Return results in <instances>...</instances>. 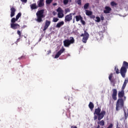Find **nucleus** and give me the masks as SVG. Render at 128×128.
Returning <instances> with one entry per match:
<instances>
[{
  "mask_svg": "<svg viewBox=\"0 0 128 128\" xmlns=\"http://www.w3.org/2000/svg\"><path fill=\"white\" fill-rule=\"evenodd\" d=\"M90 18H96V16L92 14L90 16Z\"/></svg>",
  "mask_w": 128,
  "mask_h": 128,
  "instance_id": "obj_39",
  "label": "nucleus"
},
{
  "mask_svg": "<svg viewBox=\"0 0 128 128\" xmlns=\"http://www.w3.org/2000/svg\"><path fill=\"white\" fill-rule=\"evenodd\" d=\"M80 22L82 23V24L83 26H85L86 25V22H84V18H82V19L80 20Z\"/></svg>",
  "mask_w": 128,
  "mask_h": 128,
  "instance_id": "obj_34",
  "label": "nucleus"
},
{
  "mask_svg": "<svg viewBox=\"0 0 128 128\" xmlns=\"http://www.w3.org/2000/svg\"><path fill=\"white\" fill-rule=\"evenodd\" d=\"M72 20V14H68L65 16V18H64L65 22H70Z\"/></svg>",
  "mask_w": 128,
  "mask_h": 128,
  "instance_id": "obj_8",
  "label": "nucleus"
},
{
  "mask_svg": "<svg viewBox=\"0 0 128 128\" xmlns=\"http://www.w3.org/2000/svg\"><path fill=\"white\" fill-rule=\"evenodd\" d=\"M128 62L124 61L123 62V64L122 66L120 68V72L118 70V66H114V71L116 72V74H120L122 78H126V72H128Z\"/></svg>",
  "mask_w": 128,
  "mask_h": 128,
  "instance_id": "obj_1",
  "label": "nucleus"
},
{
  "mask_svg": "<svg viewBox=\"0 0 128 128\" xmlns=\"http://www.w3.org/2000/svg\"><path fill=\"white\" fill-rule=\"evenodd\" d=\"M73 22L74 23V20H73Z\"/></svg>",
  "mask_w": 128,
  "mask_h": 128,
  "instance_id": "obj_52",
  "label": "nucleus"
},
{
  "mask_svg": "<svg viewBox=\"0 0 128 128\" xmlns=\"http://www.w3.org/2000/svg\"><path fill=\"white\" fill-rule=\"evenodd\" d=\"M10 18H12L14 16V14H16V10L14 7H12L10 9Z\"/></svg>",
  "mask_w": 128,
  "mask_h": 128,
  "instance_id": "obj_13",
  "label": "nucleus"
},
{
  "mask_svg": "<svg viewBox=\"0 0 128 128\" xmlns=\"http://www.w3.org/2000/svg\"><path fill=\"white\" fill-rule=\"evenodd\" d=\"M112 10V8L110 7L106 6L105 7V10H104V14H110Z\"/></svg>",
  "mask_w": 128,
  "mask_h": 128,
  "instance_id": "obj_15",
  "label": "nucleus"
},
{
  "mask_svg": "<svg viewBox=\"0 0 128 128\" xmlns=\"http://www.w3.org/2000/svg\"><path fill=\"white\" fill-rule=\"evenodd\" d=\"M20 0L22 2H28V0Z\"/></svg>",
  "mask_w": 128,
  "mask_h": 128,
  "instance_id": "obj_43",
  "label": "nucleus"
},
{
  "mask_svg": "<svg viewBox=\"0 0 128 128\" xmlns=\"http://www.w3.org/2000/svg\"><path fill=\"white\" fill-rule=\"evenodd\" d=\"M118 96L119 98L116 104V110H120V108H124V100L122 98L124 96V88H122L121 91L118 93Z\"/></svg>",
  "mask_w": 128,
  "mask_h": 128,
  "instance_id": "obj_2",
  "label": "nucleus"
},
{
  "mask_svg": "<svg viewBox=\"0 0 128 128\" xmlns=\"http://www.w3.org/2000/svg\"><path fill=\"white\" fill-rule=\"evenodd\" d=\"M70 14H71V16H72L76 15V12H74V13H70Z\"/></svg>",
  "mask_w": 128,
  "mask_h": 128,
  "instance_id": "obj_44",
  "label": "nucleus"
},
{
  "mask_svg": "<svg viewBox=\"0 0 128 128\" xmlns=\"http://www.w3.org/2000/svg\"><path fill=\"white\" fill-rule=\"evenodd\" d=\"M16 22H18V19L16 18H13L11 20V24H16Z\"/></svg>",
  "mask_w": 128,
  "mask_h": 128,
  "instance_id": "obj_27",
  "label": "nucleus"
},
{
  "mask_svg": "<svg viewBox=\"0 0 128 128\" xmlns=\"http://www.w3.org/2000/svg\"><path fill=\"white\" fill-rule=\"evenodd\" d=\"M124 100H126V96H124Z\"/></svg>",
  "mask_w": 128,
  "mask_h": 128,
  "instance_id": "obj_51",
  "label": "nucleus"
},
{
  "mask_svg": "<svg viewBox=\"0 0 128 128\" xmlns=\"http://www.w3.org/2000/svg\"><path fill=\"white\" fill-rule=\"evenodd\" d=\"M100 30L99 32L100 36H102L104 32H106V27L104 26H101V28H100Z\"/></svg>",
  "mask_w": 128,
  "mask_h": 128,
  "instance_id": "obj_18",
  "label": "nucleus"
},
{
  "mask_svg": "<svg viewBox=\"0 0 128 128\" xmlns=\"http://www.w3.org/2000/svg\"><path fill=\"white\" fill-rule=\"evenodd\" d=\"M17 34L18 35L19 37L20 38V36H22V33L20 32V30H18L17 31Z\"/></svg>",
  "mask_w": 128,
  "mask_h": 128,
  "instance_id": "obj_38",
  "label": "nucleus"
},
{
  "mask_svg": "<svg viewBox=\"0 0 128 128\" xmlns=\"http://www.w3.org/2000/svg\"><path fill=\"white\" fill-rule=\"evenodd\" d=\"M97 118H98V116H94V120H97Z\"/></svg>",
  "mask_w": 128,
  "mask_h": 128,
  "instance_id": "obj_45",
  "label": "nucleus"
},
{
  "mask_svg": "<svg viewBox=\"0 0 128 128\" xmlns=\"http://www.w3.org/2000/svg\"><path fill=\"white\" fill-rule=\"evenodd\" d=\"M82 0H76L79 6H82Z\"/></svg>",
  "mask_w": 128,
  "mask_h": 128,
  "instance_id": "obj_35",
  "label": "nucleus"
},
{
  "mask_svg": "<svg viewBox=\"0 0 128 128\" xmlns=\"http://www.w3.org/2000/svg\"><path fill=\"white\" fill-rule=\"evenodd\" d=\"M20 16H22V13L21 12H19L18 14L16 16V19L18 20V18H20Z\"/></svg>",
  "mask_w": 128,
  "mask_h": 128,
  "instance_id": "obj_29",
  "label": "nucleus"
},
{
  "mask_svg": "<svg viewBox=\"0 0 128 128\" xmlns=\"http://www.w3.org/2000/svg\"><path fill=\"white\" fill-rule=\"evenodd\" d=\"M50 24H52V22H50V20H46L44 29H43L44 32H45V30H46L48 28V26H50Z\"/></svg>",
  "mask_w": 128,
  "mask_h": 128,
  "instance_id": "obj_7",
  "label": "nucleus"
},
{
  "mask_svg": "<svg viewBox=\"0 0 128 128\" xmlns=\"http://www.w3.org/2000/svg\"><path fill=\"white\" fill-rule=\"evenodd\" d=\"M26 56H22L20 58H18V60H26Z\"/></svg>",
  "mask_w": 128,
  "mask_h": 128,
  "instance_id": "obj_37",
  "label": "nucleus"
},
{
  "mask_svg": "<svg viewBox=\"0 0 128 128\" xmlns=\"http://www.w3.org/2000/svg\"><path fill=\"white\" fill-rule=\"evenodd\" d=\"M52 0H46V4H50L52 2Z\"/></svg>",
  "mask_w": 128,
  "mask_h": 128,
  "instance_id": "obj_32",
  "label": "nucleus"
},
{
  "mask_svg": "<svg viewBox=\"0 0 128 128\" xmlns=\"http://www.w3.org/2000/svg\"><path fill=\"white\" fill-rule=\"evenodd\" d=\"M112 98L114 100H116L117 98L116 96H118V90L116 89H112Z\"/></svg>",
  "mask_w": 128,
  "mask_h": 128,
  "instance_id": "obj_9",
  "label": "nucleus"
},
{
  "mask_svg": "<svg viewBox=\"0 0 128 128\" xmlns=\"http://www.w3.org/2000/svg\"><path fill=\"white\" fill-rule=\"evenodd\" d=\"M75 18H76V22H80V21L83 18L82 16L80 15L76 16Z\"/></svg>",
  "mask_w": 128,
  "mask_h": 128,
  "instance_id": "obj_21",
  "label": "nucleus"
},
{
  "mask_svg": "<svg viewBox=\"0 0 128 128\" xmlns=\"http://www.w3.org/2000/svg\"><path fill=\"white\" fill-rule=\"evenodd\" d=\"M57 4L56 3H54L53 4V6H56Z\"/></svg>",
  "mask_w": 128,
  "mask_h": 128,
  "instance_id": "obj_49",
  "label": "nucleus"
},
{
  "mask_svg": "<svg viewBox=\"0 0 128 128\" xmlns=\"http://www.w3.org/2000/svg\"><path fill=\"white\" fill-rule=\"evenodd\" d=\"M38 8H42L44 6V0H40L38 2Z\"/></svg>",
  "mask_w": 128,
  "mask_h": 128,
  "instance_id": "obj_14",
  "label": "nucleus"
},
{
  "mask_svg": "<svg viewBox=\"0 0 128 128\" xmlns=\"http://www.w3.org/2000/svg\"><path fill=\"white\" fill-rule=\"evenodd\" d=\"M68 12H70V10L68 8H66L64 10V14H66Z\"/></svg>",
  "mask_w": 128,
  "mask_h": 128,
  "instance_id": "obj_30",
  "label": "nucleus"
},
{
  "mask_svg": "<svg viewBox=\"0 0 128 128\" xmlns=\"http://www.w3.org/2000/svg\"><path fill=\"white\" fill-rule=\"evenodd\" d=\"M10 28L12 30H18L20 28V26L17 23L10 24Z\"/></svg>",
  "mask_w": 128,
  "mask_h": 128,
  "instance_id": "obj_10",
  "label": "nucleus"
},
{
  "mask_svg": "<svg viewBox=\"0 0 128 128\" xmlns=\"http://www.w3.org/2000/svg\"><path fill=\"white\" fill-rule=\"evenodd\" d=\"M106 112L105 110H102L100 109V108L98 107V108L95 109L94 114H96L98 116V120H102L104 116H106Z\"/></svg>",
  "mask_w": 128,
  "mask_h": 128,
  "instance_id": "obj_4",
  "label": "nucleus"
},
{
  "mask_svg": "<svg viewBox=\"0 0 128 128\" xmlns=\"http://www.w3.org/2000/svg\"><path fill=\"white\" fill-rule=\"evenodd\" d=\"M89 6H90V4L86 3V4H84V10H88Z\"/></svg>",
  "mask_w": 128,
  "mask_h": 128,
  "instance_id": "obj_25",
  "label": "nucleus"
},
{
  "mask_svg": "<svg viewBox=\"0 0 128 128\" xmlns=\"http://www.w3.org/2000/svg\"><path fill=\"white\" fill-rule=\"evenodd\" d=\"M86 36V31H84V34H82L80 35V36H83V38L84 37V36Z\"/></svg>",
  "mask_w": 128,
  "mask_h": 128,
  "instance_id": "obj_41",
  "label": "nucleus"
},
{
  "mask_svg": "<svg viewBox=\"0 0 128 128\" xmlns=\"http://www.w3.org/2000/svg\"><path fill=\"white\" fill-rule=\"evenodd\" d=\"M95 21L96 22H100V18L98 16L96 17V20Z\"/></svg>",
  "mask_w": 128,
  "mask_h": 128,
  "instance_id": "obj_33",
  "label": "nucleus"
},
{
  "mask_svg": "<svg viewBox=\"0 0 128 128\" xmlns=\"http://www.w3.org/2000/svg\"><path fill=\"white\" fill-rule=\"evenodd\" d=\"M63 2H64V6H66V4H68V0H64L63 1Z\"/></svg>",
  "mask_w": 128,
  "mask_h": 128,
  "instance_id": "obj_36",
  "label": "nucleus"
},
{
  "mask_svg": "<svg viewBox=\"0 0 128 128\" xmlns=\"http://www.w3.org/2000/svg\"><path fill=\"white\" fill-rule=\"evenodd\" d=\"M108 128H112V124H110Z\"/></svg>",
  "mask_w": 128,
  "mask_h": 128,
  "instance_id": "obj_40",
  "label": "nucleus"
},
{
  "mask_svg": "<svg viewBox=\"0 0 128 128\" xmlns=\"http://www.w3.org/2000/svg\"><path fill=\"white\" fill-rule=\"evenodd\" d=\"M100 128V125H98V126H97V128Z\"/></svg>",
  "mask_w": 128,
  "mask_h": 128,
  "instance_id": "obj_50",
  "label": "nucleus"
},
{
  "mask_svg": "<svg viewBox=\"0 0 128 128\" xmlns=\"http://www.w3.org/2000/svg\"><path fill=\"white\" fill-rule=\"evenodd\" d=\"M98 124H100V126H104V120H102L101 121L98 122Z\"/></svg>",
  "mask_w": 128,
  "mask_h": 128,
  "instance_id": "obj_26",
  "label": "nucleus"
},
{
  "mask_svg": "<svg viewBox=\"0 0 128 128\" xmlns=\"http://www.w3.org/2000/svg\"><path fill=\"white\" fill-rule=\"evenodd\" d=\"M100 18H101V20H104V16H101Z\"/></svg>",
  "mask_w": 128,
  "mask_h": 128,
  "instance_id": "obj_42",
  "label": "nucleus"
},
{
  "mask_svg": "<svg viewBox=\"0 0 128 128\" xmlns=\"http://www.w3.org/2000/svg\"><path fill=\"white\" fill-rule=\"evenodd\" d=\"M58 16L59 18H62V17L64 16V10L62 9L60 7H58L57 9Z\"/></svg>",
  "mask_w": 128,
  "mask_h": 128,
  "instance_id": "obj_6",
  "label": "nucleus"
},
{
  "mask_svg": "<svg viewBox=\"0 0 128 128\" xmlns=\"http://www.w3.org/2000/svg\"><path fill=\"white\" fill-rule=\"evenodd\" d=\"M86 16H92V11H90L88 10H86Z\"/></svg>",
  "mask_w": 128,
  "mask_h": 128,
  "instance_id": "obj_24",
  "label": "nucleus"
},
{
  "mask_svg": "<svg viewBox=\"0 0 128 128\" xmlns=\"http://www.w3.org/2000/svg\"><path fill=\"white\" fill-rule=\"evenodd\" d=\"M65 98L66 99V100H70V97H68V96H65Z\"/></svg>",
  "mask_w": 128,
  "mask_h": 128,
  "instance_id": "obj_46",
  "label": "nucleus"
},
{
  "mask_svg": "<svg viewBox=\"0 0 128 128\" xmlns=\"http://www.w3.org/2000/svg\"><path fill=\"white\" fill-rule=\"evenodd\" d=\"M88 107L91 110H92L94 108V104L92 102H90Z\"/></svg>",
  "mask_w": 128,
  "mask_h": 128,
  "instance_id": "obj_23",
  "label": "nucleus"
},
{
  "mask_svg": "<svg viewBox=\"0 0 128 128\" xmlns=\"http://www.w3.org/2000/svg\"><path fill=\"white\" fill-rule=\"evenodd\" d=\"M59 19L57 18L54 17L52 20L53 22H58Z\"/></svg>",
  "mask_w": 128,
  "mask_h": 128,
  "instance_id": "obj_31",
  "label": "nucleus"
},
{
  "mask_svg": "<svg viewBox=\"0 0 128 128\" xmlns=\"http://www.w3.org/2000/svg\"><path fill=\"white\" fill-rule=\"evenodd\" d=\"M123 110L124 112V119L126 120L128 117V109L127 108H124Z\"/></svg>",
  "mask_w": 128,
  "mask_h": 128,
  "instance_id": "obj_16",
  "label": "nucleus"
},
{
  "mask_svg": "<svg viewBox=\"0 0 128 128\" xmlns=\"http://www.w3.org/2000/svg\"><path fill=\"white\" fill-rule=\"evenodd\" d=\"M64 50H66V49H64V48H62L61 50H60L55 55L54 58H60V56L62 54Z\"/></svg>",
  "mask_w": 128,
  "mask_h": 128,
  "instance_id": "obj_11",
  "label": "nucleus"
},
{
  "mask_svg": "<svg viewBox=\"0 0 128 128\" xmlns=\"http://www.w3.org/2000/svg\"><path fill=\"white\" fill-rule=\"evenodd\" d=\"M64 24V21H61L56 24V28H60L61 26H62Z\"/></svg>",
  "mask_w": 128,
  "mask_h": 128,
  "instance_id": "obj_19",
  "label": "nucleus"
},
{
  "mask_svg": "<svg viewBox=\"0 0 128 128\" xmlns=\"http://www.w3.org/2000/svg\"><path fill=\"white\" fill-rule=\"evenodd\" d=\"M88 36H90L88 33L86 31H85V36H84V37H83L82 40V42H84V44H86V42L88 40Z\"/></svg>",
  "mask_w": 128,
  "mask_h": 128,
  "instance_id": "obj_12",
  "label": "nucleus"
},
{
  "mask_svg": "<svg viewBox=\"0 0 128 128\" xmlns=\"http://www.w3.org/2000/svg\"><path fill=\"white\" fill-rule=\"evenodd\" d=\"M30 8L32 10H36L38 8V6H36V3H34L30 6Z\"/></svg>",
  "mask_w": 128,
  "mask_h": 128,
  "instance_id": "obj_17",
  "label": "nucleus"
},
{
  "mask_svg": "<svg viewBox=\"0 0 128 128\" xmlns=\"http://www.w3.org/2000/svg\"><path fill=\"white\" fill-rule=\"evenodd\" d=\"M44 10H38L36 13V18L35 19V20H36L37 22H44V20H42V18H46V15H44Z\"/></svg>",
  "mask_w": 128,
  "mask_h": 128,
  "instance_id": "obj_3",
  "label": "nucleus"
},
{
  "mask_svg": "<svg viewBox=\"0 0 128 128\" xmlns=\"http://www.w3.org/2000/svg\"><path fill=\"white\" fill-rule=\"evenodd\" d=\"M112 75H113L112 73H111L108 76V79H109V80L110 82H112V84H114V78H112V76H113Z\"/></svg>",
  "mask_w": 128,
  "mask_h": 128,
  "instance_id": "obj_20",
  "label": "nucleus"
},
{
  "mask_svg": "<svg viewBox=\"0 0 128 128\" xmlns=\"http://www.w3.org/2000/svg\"><path fill=\"white\" fill-rule=\"evenodd\" d=\"M63 43L65 48H70V44H74V37H70V40L66 39L64 40Z\"/></svg>",
  "mask_w": 128,
  "mask_h": 128,
  "instance_id": "obj_5",
  "label": "nucleus"
},
{
  "mask_svg": "<svg viewBox=\"0 0 128 128\" xmlns=\"http://www.w3.org/2000/svg\"><path fill=\"white\" fill-rule=\"evenodd\" d=\"M128 82V78H126V79H125L124 84L122 86V88H126V84Z\"/></svg>",
  "mask_w": 128,
  "mask_h": 128,
  "instance_id": "obj_22",
  "label": "nucleus"
},
{
  "mask_svg": "<svg viewBox=\"0 0 128 128\" xmlns=\"http://www.w3.org/2000/svg\"><path fill=\"white\" fill-rule=\"evenodd\" d=\"M26 28V25H24V26H22V28Z\"/></svg>",
  "mask_w": 128,
  "mask_h": 128,
  "instance_id": "obj_48",
  "label": "nucleus"
},
{
  "mask_svg": "<svg viewBox=\"0 0 128 128\" xmlns=\"http://www.w3.org/2000/svg\"><path fill=\"white\" fill-rule=\"evenodd\" d=\"M110 6H118V4L116 2L112 1L110 2Z\"/></svg>",
  "mask_w": 128,
  "mask_h": 128,
  "instance_id": "obj_28",
  "label": "nucleus"
},
{
  "mask_svg": "<svg viewBox=\"0 0 128 128\" xmlns=\"http://www.w3.org/2000/svg\"><path fill=\"white\" fill-rule=\"evenodd\" d=\"M71 128H78L76 126H71Z\"/></svg>",
  "mask_w": 128,
  "mask_h": 128,
  "instance_id": "obj_47",
  "label": "nucleus"
}]
</instances>
